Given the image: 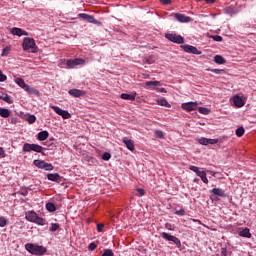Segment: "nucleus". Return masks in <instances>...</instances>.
Masks as SVG:
<instances>
[{
    "label": "nucleus",
    "instance_id": "obj_1",
    "mask_svg": "<svg viewBox=\"0 0 256 256\" xmlns=\"http://www.w3.org/2000/svg\"><path fill=\"white\" fill-rule=\"evenodd\" d=\"M25 249L28 253H31V255H45L47 253V248L33 243L25 244Z\"/></svg>",
    "mask_w": 256,
    "mask_h": 256
},
{
    "label": "nucleus",
    "instance_id": "obj_2",
    "mask_svg": "<svg viewBox=\"0 0 256 256\" xmlns=\"http://www.w3.org/2000/svg\"><path fill=\"white\" fill-rule=\"evenodd\" d=\"M25 219L30 223H36V225H45V219L39 217V215H37V212L35 211L26 212Z\"/></svg>",
    "mask_w": 256,
    "mask_h": 256
},
{
    "label": "nucleus",
    "instance_id": "obj_3",
    "mask_svg": "<svg viewBox=\"0 0 256 256\" xmlns=\"http://www.w3.org/2000/svg\"><path fill=\"white\" fill-rule=\"evenodd\" d=\"M165 38L172 43H177L178 45H183V43H185V38H183L181 35L168 33L165 34Z\"/></svg>",
    "mask_w": 256,
    "mask_h": 256
},
{
    "label": "nucleus",
    "instance_id": "obj_4",
    "mask_svg": "<svg viewBox=\"0 0 256 256\" xmlns=\"http://www.w3.org/2000/svg\"><path fill=\"white\" fill-rule=\"evenodd\" d=\"M33 164L35 167H38V169H44V171H53V169H55L53 164L47 163L43 160H34Z\"/></svg>",
    "mask_w": 256,
    "mask_h": 256
},
{
    "label": "nucleus",
    "instance_id": "obj_5",
    "mask_svg": "<svg viewBox=\"0 0 256 256\" xmlns=\"http://www.w3.org/2000/svg\"><path fill=\"white\" fill-rule=\"evenodd\" d=\"M161 238L165 239L166 241H172V243L174 245H176V247L181 248V240H179V238H177V236L170 235L167 232H162Z\"/></svg>",
    "mask_w": 256,
    "mask_h": 256
},
{
    "label": "nucleus",
    "instance_id": "obj_6",
    "mask_svg": "<svg viewBox=\"0 0 256 256\" xmlns=\"http://www.w3.org/2000/svg\"><path fill=\"white\" fill-rule=\"evenodd\" d=\"M51 109H53V111L57 114L60 115V117H62V119H71V113H69V111L67 110H63L61 109L59 106H50Z\"/></svg>",
    "mask_w": 256,
    "mask_h": 256
},
{
    "label": "nucleus",
    "instance_id": "obj_7",
    "mask_svg": "<svg viewBox=\"0 0 256 256\" xmlns=\"http://www.w3.org/2000/svg\"><path fill=\"white\" fill-rule=\"evenodd\" d=\"M66 65L68 69H75L77 65H85V59L76 58V59H68L66 61Z\"/></svg>",
    "mask_w": 256,
    "mask_h": 256
},
{
    "label": "nucleus",
    "instance_id": "obj_8",
    "mask_svg": "<svg viewBox=\"0 0 256 256\" xmlns=\"http://www.w3.org/2000/svg\"><path fill=\"white\" fill-rule=\"evenodd\" d=\"M171 17H174V19H176V21L179 23H191V21H193V18L185 16V14L181 13H173L171 14Z\"/></svg>",
    "mask_w": 256,
    "mask_h": 256
},
{
    "label": "nucleus",
    "instance_id": "obj_9",
    "mask_svg": "<svg viewBox=\"0 0 256 256\" xmlns=\"http://www.w3.org/2000/svg\"><path fill=\"white\" fill-rule=\"evenodd\" d=\"M22 47L24 51H30V49H35L36 47L35 40L29 37L24 38Z\"/></svg>",
    "mask_w": 256,
    "mask_h": 256
},
{
    "label": "nucleus",
    "instance_id": "obj_10",
    "mask_svg": "<svg viewBox=\"0 0 256 256\" xmlns=\"http://www.w3.org/2000/svg\"><path fill=\"white\" fill-rule=\"evenodd\" d=\"M182 49L185 53H192V55H201V51L197 49V47L186 44L182 46Z\"/></svg>",
    "mask_w": 256,
    "mask_h": 256
},
{
    "label": "nucleus",
    "instance_id": "obj_11",
    "mask_svg": "<svg viewBox=\"0 0 256 256\" xmlns=\"http://www.w3.org/2000/svg\"><path fill=\"white\" fill-rule=\"evenodd\" d=\"M198 143L200 145H216V143H219V140L202 137V138L198 139Z\"/></svg>",
    "mask_w": 256,
    "mask_h": 256
},
{
    "label": "nucleus",
    "instance_id": "obj_12",
    "mask_svg": "<svg viewBox=\"0 0 256 256\" xmlns=\"http://www.w3.org/2000/svg\"><path fill=\"white\" fill-rule=\"evenodd\" d=\"M182 109H184V111H188V112L195 111V110H197V102L183 103Z\"/></svg>",
    "mask_w": 256,
    "mask_h": 256
},
{
    "label": "nucleus",
    "instance_id": "obj_13",
    "mask_svg": "<svg viewBox=\"0 0 256 256\" xmlns=\"http://www.w3.org/2000/svg\"><path fill=\"white\" fill-rule=\"evenodd\" d=\"M211 193H213L211 199H213V197H227V194H225V190L221 188H213L211 190Z\"/></svg>",
    "mask_w": 256,
    "mask_h": 256
},
{
    "label": "nucleus",
    "instance_id": "obj_14",
    "mask_svg": "<svg viewBox=\"0 0 256 256\" xmlns=\"http://www.w3.org/2000/svg\"><path fill=\"white\" fill-rule=\"evenodd\" d=\"M122 141L129 151H135V142H133V140L125 137Z\"/></svg>",
    "mask_w": 256,
    "mask_h": 256
},
{
    "label": "nucleus",
    "instance_id": "obj_15",
    "mask_svg": "<svg viewBox=\"0 0 256 256\" xmlns=\"http://www.w3.org/2000/svg\"><path fill=\"white\" fill-rule=\"evenodd\" d=\"M189 169L190 171H193L194 173H196V175L200 177V179L207 176V172L199 170V167L197 166L190 165Z\"/></svg>",
    "mask_w": 256,
    "mask_h": 256
},
{
    "label": "nucleus",
    "instance_id": "obj_16",
    "mask_svg": "<svg viewBox=\"0 0 256 256\" xmlns=\"http://www.w3.org/2000/svg\"><path fill=\"white\" fill-rule=\"evenodd\" d=\"M11 33L12 35H17V37H23V35L24 36L29 35V33H27L25 30L17 27L12 28Z\"/></svg>",
    "mask_w": 256,
    "mask_h": 256
},
{
    "label": "nucleus",
    "instance_id": "obj_17",
    "mask_svg": "<svg viewBox=\"0 0 256 256\" xmlns=\"http://www.w3.org/2000/svg\"><path fill=\"white\" fill-rule=\"evenodd\" d=\"M232 101L235 107H243L245 105V101L239 95L233 96Z\"/></svg>",
    "mask_w": 256,
    "mask_h": 256
},
{
    "label": "nucleus",
    "instance_id": "obj_18",
    "mask_svg": "<svg viewBox=\"0 0 256 256\" xmlns=\"http://www.w3.org/2000/svg\"><path fill=\"white\" fill-rule=\"evenodd\" d=\"M68 93L72 97H83V95H85V92H83V90H79V89H70L68 91Z\"/></svg>",
    "mask_w": 256,
    "mask_h": 256
},
{
    "label": "nucleus",
    "instance_id": "obj_19",
    "mask_svg": "<svg viewBox=\"0 0 256 256\" xmlns=\"http://www.w3.org/2000/svg\"><path fill=\"white\" fill-rule=\"evenodd\" d=\"M47 179L48 181H54L57 183L61 181V176L58 173H49L47 174Z\"/></svg>",
    "mask_w": 256,
    "mask_h": 256
},
{
    "label": "nucleus",
    "instance_id": "obj_20",
    "mask_svg": "<svg viewBox=\"0 0 256 256\" xmlns=\"http://www.w3.org/2000/svg\"><path fill=\"white\" fill-rule=\"evenodd\" d=\"M15 83L17 84L18 87H21V89H24V91H26V89H28L29 84L25 83V80H23L22 78H17L15 80Z\"/></svg>",
    "mask_w": 256,
    "mask_h": 256
},
{
    "label": "nucleus",
    "instance_id": "obj_21",
    "mask_svg": "<svg viewBox=\"0 0 256 256\" xmlns=\"http://www.w3.org/2000/svg\"><path fill=\"white\" fill-rule=\"evenodd\" d=\"M239 236L246 237V239H251V237H252L249 228H244L242 231H240Z\"/></svg>",
    "mask_w": 256,
    "mask_h": 256
},
{
    "label": "nucleus",
    "instance_id": "obj_22",
    "mask_svg": "<svg viewBox=\"0 0 256 256\" xmlns=\"http://www.w3.org/2000/svg\"><path fill=\"white\" fill-rule=\"evenodd\" d=\"M214 62L217 63V65H225V63H227L225 58H223L221 55H216L214 57Z\"/></svg>",
    "mask_w": 256,
    "mask_h": 256
},
{
    "label": "nucleus",
    "instance_id": "obj_23",
    "mask_svg": "<svg viewBox=\"0 0 256 256\" xmlns=\"http://www.w3.org/2000/svg\"><path fill=\"white\" fill-rule=\"evenodd\" d=\"M121 99H124L125 101H135V95L134 94H127V93H122L120 95Z\"/></svg>",
    "mask_w": 256,
    "mask_h": 256
},
{
    "label": "nucleus",
    "instance_id": "obj_24",
    "mask_svg": "<svg viewBox=\"0 0 256 256\" xmlns=\"http://www.w3.org/2000/svg\"><path fill=\"white\" fill-rule=\"evenodd\" d=\"M11 116V111L7 108H0V117L7 119V117Z\"/></svg>",
    "mask_w": 256,
    "mask_h": 256
},
{
    "label": "nucleus",
    "instance_id": "obj_25",
    "mask_svg": "<svg viewBox=\"0 0 256 256\" xmlns=\"http://www.w3.org/2000/svg\"><path fill=\"white\" fill-rule=\"evenodd\" d=\"M49 137V132L48 131H41L38 133V140L39 141H45Z\"/></svg>",
    "mask_w": 256,
    "mask_h": 256
},
{
    "label": "nucleus",
    "instance_id": "obj_26",
    "mask_svg": "<svg viewBox=\"0 0 256 256\" xmlns=\"http://www.w3.org/2000/svg\"><path fill=\"white\" fill-rule=\"evenodd\" d=\"M26 93H29V95H37V96H39V90H37V89H35V88H33V87H31V86H29L28 85V88H26Z\"/></svg>",
    "mask_w": 256,
    "mask_h": 256
},
{
    "label": "nucleus",
    "instance_id": "obj_27",
    "mask_svg": "<svg viewBox=\"0 0 256 256\" xmlns=\"http://www.w3.org/2000/svg\"><path fill=\"white\" fill-rule=\"evenodd\" d=\"M0 99L2 101H5V103H9V105H11V103H13V99L11 98V96H9L8 94H2L0 96Z\"/></svg>",
    "mask_w": 256,
    "mask_h": 256
},
{
    "label": "nucleus",
    "instance_id": "obj_28",
    "mask_svg": "<svg viewBox=\"0 0 256 256\" xmlns=\"http://www.w3.org/2000/svg\"><path fill=\"white\" fill-rule=\"evenodd\" d=\"M88 23H93V25H101V22H99L97 19H95L94 16H91L88 14V18L86 19Z\"/></svg>",
    "mask_w": 256,
    "mask_h": 256
},
{
    "label": "nucleus",
    "instance_id": "obj_29",
    "mask_svg": "<svg viewBox=\"0 0 256 256\" xmlns=\"http://www.w3.org/2000/svg\"><path fill=\"white\" fill-rule=\"evenodd\" d=\"M46 209H47V211H49V213H53V212L57 211V207L55 206V204H53L51 202H48L46 204Z\"/></svg>",
    "mask_w": 256,
    "mask_h": 256
},
{
    "label": "nucleus",
    "instance_id": "obj_30",
    "mask_svg": "<svg viewBox=\"0 0 256 256\" xmlns=\"http://www.w3.org/2000/svg\"><path fill=\"white\" fill-rule=\"evenodd\" d=\"M146 87H159L161 85V82L159 81H147L145 83Z\"/></svg>",
    "mask_w": 256,
    "mask_h": 256
},
{
    "label": "nucleus",
    "instance_id": "obj_31",
    "mask_svg": "<svg viewBox=\"0 0 256 256\" xmlns=\"http://www.w3.org/2000/svg\"><path fill=\"white\" fill-rule=\"evenodd\" d=\"M23 151L24 153H30V151H33V144L25 143L23 145Z\"/></svg>",
    "mask_w": 256,
    "mask_h": 256
},
{
    "label": "nucleus",
    "instance_id": "obj_32",
    "mask_svg": "<svg viewBox=\"0 0 256 256\" xmlns=\"http://www.w3.org/2000/svg\"><path fill=\"white\" fill-rule=\"evenodd\" d=\"M32 151H35V153H41L43 151V146L39 144H32Z\"/></svg>",
    "mask_w": 256,
    "mask_h": 256
},
{
    "label": "nucleus",
    "instance_id": "obj_33",
    "mask_svg": "<svg viewBox=\"0 0 256 256\" xmlns=\"http://www.w3.org/2000/svg\"><path fill=\"white\" fill-rule=\"evenodd\" d=\"M158 105H161V107H171V104L164 98L158 100Z\"/></svg>",
    "mask_w": 256,
    "mask_h": 256
},
{
    "label": "nucleus",
    "instance_id": "obj_34",
    "mask_svg": "<svg viewBox=\"0 0 256 256\" xmlns=\"http://www.w3.org/2000/svg\"><path fill=\"white\" fill-rule=\"evenodd\" d=\"M199 113H201L202 115H209L210 110L208 108L205 107H199L198 108Z\"/></svg>",
    "mask_w": 256,
    "mask_h": 256
},
{
    "label": "nucleus",
    "instance_id": "obj_35",
    "mask_svg": "<svg viewBox=\"0 0 256 256\" xmlns=\"http://www.w3.org/2000/svg\"><path fill=\"white\" fill-rule=\"evenodd\" d=\"M26 121H28V123L30 125H33V123H35V121H37V117H35V115H29L27 117Z\"/></svg>",
    "mask_w": 256,
    "mask_h": 256
},
{
    "label": "nucleus",
    "instance_id": "obj_36",
    "mask_svg": "<svg viewBox=\"0 0 256 256\" xmlns=\"http://www.w3.org/2000/svg\"><path fill=\"white\" fill-rule=\"evenodd\" d=\"M224 13H226L227 15H233V13H235V9L233 7H231V6L226 7L224 9Z\"/></svg>",
    "mask_w": 256,
    "mask_h": 256
},
{
    "label": "nucleus",
    "instance_id": "obj_37",
    "mask_svg": "<svg viewBox=\"0 0 256 256\" xmlns=\"http://www.w3.org/2000/svg\"><path fill=\"white\" fill-rule=\"evenodd\" d=\"M244 134H245V129L243 127L236 129L237 137H243Z\"/></svg>",
    "mask_w": 256,
    "mask_h": 256
},
{
    "label": "nucleus",
    "instance_id": "obj_38",
    "mask_svg": "<svg viewBox=\"0 0 256 256\" xmlns=\"http://www.w3.org/2000/svg\"><path fill=\"white\" fill-rule=\"evenodd\" d=\"M210 39H213V41H217L218 43H221V41H223V37L219 35L210 36Z\"/></svg>",
    "mask_w": 256,
    "mask_h": 256
},
{
    "label": "nucleus",
    "instance_id": "obj_39",
    "mask_svg": "<svg viewBox=\"0 0 256 256\" xmlns=\"http://www.w3.org/2000/svg\"><path fill=\"white\" fill-rule=\"evenodd\" d=\"M155 136L156 137H158V139H163V137H164V133H163V131H161V130H155Z\"/></svg>",
    "mask_w": 256,
    "mask_h": 256
},
{
    "label": "nucleus",
    "instance_id": "obj_40",
    "mask_svg": "<svg viewBox=\"0 0 256 256\" xmlns=\"http://www.w3.org/2000/svg\"><path fill=\"white\" fill-rule=\"evenodd\" d=\"M7 81V75L3 74V71L0 70V83H5Z\"/></svg>",
    "mask_w": 256,
    "mask_h": 256
},
{
    "label": "nucleus",
    "instance_id": "obj_41",
    "mask_svg": "<svg viewBox=\"0 0 256 256\" xmlns=\"http://www.w3.org/2000/svg\"><path fill=\"white\" fill-rule=\"evenodd\" d=\"M7 225V218L4 216L0 217V227H6Z\"/></svg>",
    "mask_w": 256,
    "mask_h": 256
},
{
    "label": "nucleus",
    "instance_id": "obj_42",
    "mask_svg": "<svg viewBox=\"0 0 256 256\" xmlns=\"http://www.w3.org/2000/svg\"><path fill=\"white\" fill-rule=\"evenodd\" d=\"M102 159H103V161H109V159H111V153L105 152V153L102 155Z\"/></svg>",
    "mask_w": 256,
    "mask_h": 256
},
{
    "label": "nucleus",
    "instance_id": "obj_43",
    "mask_svg": "<svg viewBox=\"0 0 256 256\" xmlns=\"http://www.w3.org/2000/svg\"><path fill=\"white\" fill-rule=\"evenodd\" d=\"M175 215H179V217L185 216V209L181 208L180 210H176Z\"/></svg>",
    "mask_w": 256,
    "mask_h": 256
},
{
    "label": "nucleus",
    "instance_id": "obj_44",
    "mask_svg": "<svg viewBox=\"0 0 256 256\" xmlns=\"http://www.w3.org/2000/svg\"><path fill=\"white\" fill-rule=\"evenodd\" d=\"M115 254L113 253V250L111 249H106L102 256H114Z\"/></svg>",
    "mask_w": 256,
    "mask_h": 256
},
{
    "label": "nucleus",
    "instance_id": "obj_45",
    "mask_svg": "<svg viewBox=\"0 0 256 256\" xmlns=\"http://www.w3.org/2000/svg\"><path fill=\"white\" fill-rule=\"evenodd\" d=\"M89 251H95L97 249V244L95 242H92L88 246Z\"/></svg>",
    "mask_w": 256,
    "mask_h": 256
},
{
    "label": "nucleus",
    "instance_id": "obj_46",
    "mask_svg": "<svg viewBox=\"0 0 256 256\" xmlns=\"http://www.w3.org/2000/svg\"><path fill=\"white\" fill-rule=\"evenodd\" d=\"M59 229V224L58 223H53L50 227V231L55 232Z\"/></svg>",
    "mask_w": 256,
    "mask_h": 256
},
{
    "label": "nucleus",
    "instance_id": "obj_47",
    "mask_svg": "<svg viewBox=\"0 0 256 256\" xmlns=\"http://www.w3.org/2000/svg\"><path fill=\"white\" fill-rule=\"evenodd\" d=\"M78 17H80V19H83L84 21H87L89 14L80 13V14H78Z\"/></svg>",
    "mask_w": 256,
    "mask_h": 256
},
{
    "label": "nucleus",
    "instance_id": "obj_48",
    "mask_svg": "<svg viewBox=\"0 0 256 256\" xmlns=\"http://www.w3.org/2000/svg\"><path fill=\"white\" fill-rule=\"evenodd\" d=\"M138 197H143L145 195V190L143 188L137 189Z\"/></svg>",
    "mask_w": 256,
    "mask_h": 256
},
{
    "label": "nucleus",
    "instance_id": "obj_49",
    "mask_svg": "<svg viewBox=\"0 0 256 256\" xmlns=\"http://www.w3.org/2000/svg\"><path fill=\"white\" fill-rule=\"evenodd\" d=\"M103 227H105L104 224H101V223L97 224V231H98V233H103Z\"/></svg>",
    "mask_w": 256,
    "mask_h": 256
},
{
    "label": "nucleus",
    "instance_id": "obj_50",
    "mask_svg": "<svg viewBox=\"0 0 256 256\" xmlns=\"http://www.w3.org/2000/svg\"><path fill=\"white\" fill-rule=\"evenodd\" d=\"M223 71L225 70H221V69H212L211 72L215 73L216 75H221V73H223Z\"/></svg>",
    "mask_w": 256,
    "mask_h": 256
},
{
    "label": "nucleus",
    "instance_id": "obj_51",
    "mask_svg": "<svg viewBox=\"0 0 256 256\" xmlns=\"http://www.w3.org/2000/svg\"><path fill=\"white\" fill-rule=\"evenodd\" d=\"M9 51H11V48L5 47V48L3 49V51H2V56L7 55V54L9 53Z\"/></svg>",
    "mask_w": 256,
    "mask_h": 256
},
{
    "label": "nucleus",
    "instance_id": "obj_52",
    "mask_svg": "<svg viewBox=\"0 0 256 256\" xmlns=\"http://www.w3.org/2000/svg\"><path fill=\"white\" fill-rule=\"evenodd\" d=\"M165 229H168V231H173L174 227H173V225H171L169 223H166L165 224Z\"/></svg>",
    "mask_w": 256,
    "mask_h": 256
},
{
    "label": "nucleus",
    "instance_id": "obj_53",
    "mask_svg": "<svg viewBox=\"0 0 256 256\" xmlns=\"http://www.w3.org/2000/svg\"><path fill=\"white\" fill-rule=\"evenodd\" d=\"M221 255L222 256H229V254L227 252V248H221Z\"/></svg>",
    "mask_w": 256,
    "mask_h": 256
},
{
    "label": "nucleus",
    "instance_id": "obj_54",
    "mask_svg": "<svg viewBox=\"0 0 256 256\" xmlns=\"http://www.w3.org/2000/svg\"><path fill=\"white\" fill-rule=\"evenodd\" d=\"M160 3H162V5H171V0H160Z\"/></svg>",
    "mask_w": 256,
    "mask_h": 256
},
{
    "label": "nucleus",
    "instance_id": "obj_55",
    "mask_svg": "<svg viewBox=\"0 0 256 256\" xmlns=\"http://www.w3.org/2000/svg\"><path fill=\"white\" fill-rule=\"evenodd\" d=\"M0 157H5V149L3 147H0Z\"/></svg>",
    "mask_w": 256,
    "mask_h": 256
},
{
    "label": "nucleus",
    "instance_id": "obj_56",
    "mask_svg": "<svg viewBox=\"0 0 256 256\" xmlns=\"http://www.w3.org/2000/svg\"><path fill=\"white\" fill-rule=\"evenodd\" d=\"M201 181H203V183H205L206 185L207 183H209V179H207V176L202 177Z\"/></svg>",
    "mask_w": 256,
    "mask_h": 256
},
{
    "label": "nucleus",
    "instance_id": "obj_57",
    "mask_svg": "<svg viewBox=\"0 0 256 256\" xmlns=\"http://www.w3.org/2000/svg\"><path fill=\"white\" fill-rule=\"evenodd\" d=\"M217 0H205V3H207L208 5H213V3H215Z\"/></svg>",
    "mask_w": 256,
    "mask_h": 256
},
{
    "label": "nucleus",
    "instance_id": "obj_58",
    "mask_svg": "<svg viewBox=\"0 0 256 256\" xmlns=\"http://www.w3.org/2000/svg\"><path fill=\"white\" fill-rule=\"evenodd\" d=\"M160 93H167V90H165V88H160Z\"/></svg>",
    "mask_w": 256,
    "mask_h": 256
},
{
    "label": "nucleus",
    "instance_id": "obj_59",
    "mask_svg": "<svg viewBox=\"0 0 256 256\" xmlns=\"http://www.w3.org/2000/svg\"><path fill=\"white\" fill-rule=\"evenodd\" d=\"M22 195H24V197H27L28 192H27V191H25L24 193H22Z\"/></svg>",
    "mask_w": 256,
    "mask_h": 256
},
{
    "label": "nucleus",
    "instance_id": "obj_60",
    "mask_svg": "<svg viewBox=\"0 0 256 256\" xmlns=\"http://www.w3.org/2000/svg\"><path fill=\"white\" fill-rule=\"evenodd\" d=\"M211 16L215 19V17H217V14H211Z\"/></svg>",
    "mask_w": 256,
    "mask_h": 256
},
{
    "label": "nucleus",
    "instance_id": "obj_61",
    "mask_svg": "<svg viewBox=\"0 0 256 256\" xmlns=\"http://www.w3.org/2000/svg\"><path fill=\"white\" fill-rule=\"evenodd\" d=\"M141 1H147V0H141Z\"/></svg>",
    "mask_w": 256,
    "mask_h": 256
}]
</instances>
